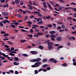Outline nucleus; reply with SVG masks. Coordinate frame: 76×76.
Instances as JSON below:
<instances>
[{
	"label": "nucleus",
	"instance_id": "30",
	"mask_svg": "<svg viewBox=\"0 0 76 76\" xmlns=\"http://www.w3.org/2000/svg\"><path fill=\"white\" fill-rule=\"evenodd\" d=\"M26 40H21L20 41L22 43H23V42H26Z\"/></svg>",
	"mask_w": 76,
	"mask_h": 76
},
{
	"label": "nucleus",
	"instance_id": "29",
	"mask_svg": "<svg viewBox=\"0 0 76 76\" xmlns=\"http://www.w3.org/2000/svg\"><path fill=\"white\" fill-rule=\"evenodd\" d=\"M38 14V16H39V17H42V14H41V13H40V12H39V11Z\"/></svg>",
	"mask_w": 76,
	"mask_h": 76
},
{
	"label": "nucleus",
	"instance_id": "43",
	"mask_svg": "<svg viewBox=\"0 0 76 76\" xmlns=\"http://www.w3.org/2000/svg\"><path fill=\"white\" fill-rule=\"evenodd\" d=\"M20 5H21V6H22L23 5V1H21L20 3Z\"/></svg>",
	"mask_w": 76,
	"mask_h": 76
},
{
	"label": "nucleus",
	"instance_id": "54",
	"mask_svg": "<svg viewBox=\"0 0 76 76\" xmlns=\"http://www.w3.org/2000/svg\"><path fill=\"white\" fill-rule=\"evenodd\" d=\"M19 72H18V71H15V74L16 75H18V74H19Z\"/></svg>",
	"mask_w": 76,
	"mask_h": 76
},
{
	"label": "nucleus",
	"instance_id": "53",
	"mask_svg": "<svg viewBox=\"0 0 76 76\" xmlns=\"http://www.w3.org/2000/svg\"><path fill=\"white\" fill-rule=\"evenodd\" d=\"M1 34H4L6 33V32L3 31H1Z\"/></svg>",
	"mask_w": 76,
	"mask_h": 76
},
{
	"label": "nucleus",
	"instance_id": "50",
	"mask_svg": "<svg viewBox=\"0 0 76 76\" xmlns=\"http://www.w3.org/2000/svg\"><path fill=\"white\" fill-rule=\"evenodd\" d=\"M42 71L44 72H47V70L46 69H43Z\"/></svg>",
	"mask_w": 76,
	"mask_h": 76
},
{
	"label": "nucleus",
	"instance_id": "7",
	"mask_svg": "<svg viewBox=\"0 0 76 76\" xmlns=\"http://www.w3.org/2000/svg\"><path fill=\"white\" fill-rule=\"evenodd\" d=\"M33 55H35L37 54V51H31L30 52Z\"/></svg>",
	"mask_w": 76,
	"mask_h": 76
},
{
	"label": "nucleus",
	"instance_id": "36",
	"mask_svg": "<svg viewBox=\"0 0 76 76\" xmlns=\"http://www.w3.org/2000/svg\"><path fill=\"white\" fill-rule=\"evenodd\" d=\"M37 35H43V34H42V33L41 32H39V33H38L37 34Z\"/></svg>",
	"mask_w": 76,
	"mask_h": 76
},
{
	"label": "nucleus",
	"instance_id": "52",
	"mask_svg": "<svg viewBox=\"0 0 76 76\" xmlns=\"http://www.w3.org/2000/svg\"><path fill=\"white\" fill-rule=\"evenodd\" d=\"M3 25L4 24L2 22H0V26H3Z\"/></svg>",
	"mask_w": 76,
	"mask_h": 76
},
{
	"label": "nucleus",
	"instance_id": "61",
	"mask_svg": "<svg viewBox=\"0 0 76 76\" xmlns=\"http://www.w3.org/2000/svg\"><path fill=\"white\" fill-rule=\"evenodd\" d=\"M35 30L36 32H38L39 31V29H35Z\"/></svg>",
	"mask_w": 76,
	"mask_h": 76
},
{
	"label": "nucleus",
	"instance_id": "31",
	"mask_svg": "<svg viewBox=\"0 0 76 76\" xmlns=\"http://www.w3.org/2000/svg\"><path fill=\"white\" fill-rule=\"evenodd\" d=\"M0 58H1V59L2 60H4L5 59V58L3 57H2L1 56H0Z\"/></svg>",
	"mask_w": 76,
	"mask_h": 76
},
{
	"label": "nucleus",
	"instance_id": "46",
	"mask_svg": "<svg viewBox=\"0 0 76 76\" xmlns=\"http://www.w3.org/2000/svg\"><path fill=\"white\" fill-rule=\"evenodd\" d=\"M47 70H51V68L50 67H48L47 68Z\"/></svg>",
	"mask_w": 76,
	"mask_h": 76
},
{
	"label": "nucleus",
	"instance_id": "63",
	"mask_svg": "<svg viewBox=\"0 0 76 76\" xmlns=\"http://www.w3.org/2000/svg\"><path fill=\"white\" fill-rule=\"evenodd\" d=\"M61 26L62 28H65V26L63 24Z\"/></svg>",
	"mask_w": 76,
	"mask_h": 76
},
{
	"label": "nucleus",
	"instance_id": "58",
	"mask_svg": "<svg viewBox=\"0 0 76 76\" xmlns=\"http://www.w3.org/2000/svg\"><path fill=\"white\" fill-rule=\"evenodd\" d=\"M72 34H76V31H74L73 32H72Z\"/></svg>",
	"mask_w": 76,
	"mask_h": 76
},
{
	"label": "nucleus",
	"instance_id": "59",
	"mask_svg": "<svg viewBox=\"0 0 76 76\" xmlns=\"http://www.w3.org/2000/svg\"><path fill=\"white\" fill-rule=\"evenodd\" d=\"M43 69H42V68L40 69L38 71V72H41V71H42V70Z\"/></svg>",
	"mask_w": 76,
	"mask_h": 76
},
{
	"label": "nucleus",
	"instance_id": "42",
	"mask_svg": "<svg viewBox=\"0 0 76 76\" xmlns=\"http://www.w3.org/2000/svg\"><path fill=\"white\" fill-rule=\"evenodd\" d=\"M61 29V27L60 26H58L57 28V29H58V30H60V29Z\"/></svg>",
	"mask_w": 76,
	"mask_h": 76
},
{
	"label": "nucleus",
	"instance_id": "4",
	"mask_svg": "<svg viewBox=\"0 0 76 76\" xmlns=\"http://www.w3.org/2000/svg\"><path fill=\"white\" fill-rule=\"evenodd\" d=\"M4 21H2V22H3V23L4 24H6V23H10V21H9V20H4Z\"/></svg>",
	"mask_w": 76,
	"mask_h": 76
},
{
	"label": "nucleus",
	"instance_id": "13",
	"mask_svg": "<svg viewBox=\"0 0 76 76\" xmlns=\"http://www.w3.org/2000/svg\"><path fill=\"white\" fill-rule=\"evenodd\" d=\"M35 60H36V62H38V61H39L41 60V58H36Z\"/></svg>",
	"mask_w": 76,
	"mask_h": 76
},
{
	"label": "nucleus",
	"instance_id": "44",
	"mask_svg": "<svg viewBox=\"0 0 76 76\" xmlns=\"http://www.w3.org/2000/svg\"><path fill=\"white\" fill-rule=\"evenodd\" d=\"M45 43L46 44L47 43H48V42H50V41L48 40H46L45 41Z\"/></svg>",
	"mask_w": 76,
	"mask_h": 76
},
{
	"label": "nucleus",
	"instance_id": "45",
	"mask_svg": "<svg viewBox=\"0 0 76 76\" xmlns=\"http://www.w3.org/2000/svg\"><path fill=\"white\" fill-rule=\"evenodd\" d=\"M52 25H53V26H54L53 27V28L54 29H55V28H56V24L53 23L52 24Z\"/></svg>",
	"mask_w": 76,
	"mask_h": 76
},
{
	"label": "nucleus",
	"instance_id": "18",
	"mask_svg": "<svg viewBox=\"0 0 76 76\" xmlns=\"http://www.w3.org/2000/svg\"><path fill=\"white\" fill-rule=\"evenodd\" d=\"M63 8H64V7L63 6H59L58 8V10H61L63 9Z\"/></svg>",
	"mask_w": 76,
	"mask_h": 76
},
{
	"label": "nucleus",
	"instance_id": "14",
	"mask_svg": "<svg viewBox=\"0 0 76 76\" xmlns=\"http://www.w3.org/2000/svg\"><path fill=\"white\" fill-rule=\"evenodd\" d=\"M13 64L15 66H17V65H19V63L18 62H16L15 61L14 62Z\"/></svg>",
	"mask_w": 76,
	"mask_h": 76
},
{
	"label": "nucleus",
	"instance_id": "15",
	"mask_svg": "<svg viewBox=\"0 0 76 76\" xmlns=\"http://www.w3.org/2000/svg\"><path fill=\"white\" fill-rule=\"evenodd\" d=\"M22 56H24V57H29V55H28L24 53V54H22Z\"/></svg>",
	"mask_w": 76,
	"mask_h": 76
},
{
	"label": "nucleus",
	"instance_id": "55",
	"mask_svg": "<svg viewBox=\"0 0 76 76\" xmlns=\"http://www.w3.org/2000/svg\"><path fill=\"white\" fill-rule=\"evenodd\" d=\"M21 30V31H22V32H26V30H25L23 29H22Z\"/></svg>",
	"mask_w": 76,
	"mask_h": 76
},
{
	"label": "nucleus",
	"instance_id": "64",
	"mask_svg": "<svg viewBox=\"0 0 76 76\" xmlns=\"http://www.w3.org/2000/svg\"><path fill=\"white\" fill-rule=\"evenodd\" d=\"M73 64L74 66H76V62H73Z\"/></svg>",
	"mask_w": 76,
	"mask_h": 76
},
{
	"label": "nucleus",
	"instance_id": "62",
	"mask_svg": "<svg viewBox=\"0 0 76 76\" xmlns=\"http://www.w3.org/2000/svg\"><path fill=\"white\" fill-rule=\"evenodd\" d=\"M68 20H72V17H69L68 18Z\"/></svg>",
	"mask_w": 76,
	"mask_h": 76
},
{
	"label": "nucleus",
	"instance_id": "38",
	"mask_svg": "<svg viewBox=\"0 0 76 76\" xmlns=\"http://www.w3.org/2000/svg\"><path fill=\"white\" fill-rule=\"evenodd\" d=\"M27 23H28V24H32V22L30 21H28L27 22Z\"/></svg>",
	"mask_w": 76,
	"mask_h": 76
},
{
	"label": "nucleus",
	"instance_id": "28",
	"mask_svg": "<svg viewBox=\"0 0 76 76\" xmlns=\"http://www.w3.org/2000/svg\"><path fill=\"white\" fill-rule=\"evenodd\" d=\"M30 62H33V63H34V62H35L36 61L35 59H34L33 60H30Z\"/></svg>",
	"mask_w": 76,
	"mask_h": 76
},
{
	"label": "nucleus",
	"instance_id": "6",
	"mask_svg": "<svg viewBox=\"0 0 76 76\" xmlns=\"http://www.w3.org/2000/svg\"><path fill=\"white\" fill-rule=\"evenodd\" d=\"M2 14L4 16H8V13L6 12H3L2 13Z\"/></svg>",
	"mask_w": 76,
	"mask_h": 76
},
{
	"label": "nucleus",
	"instance_id": "24",
	"mask_svg": "<svg viewBox=\"0 0 76 76\" xmlns=\"http://www.w3.org/2000/svg\"><path fill=\"white\" fill-rule=\"evenodd\" d=\"M15 61H19V58L18 57H15L14 58Z\"/></svg>",
	"mask_w": 76,
	"mask_h": 76
},
{
	"label": "nucleus",
	"instance_id": "35",
	"mask_svg": "<svg viewBox=\"0 0 76 76\" xmlns=\"http://www.w3.org/2000/svg\"><path fill=\"white\" fill-rule=\"evenodd\" d=\"M0 2L1 3H4L5 2V0H0Z\"/></svg>",
	"mask_w": 76,
	"mask_h": 76
},
{
	"label": "nucleus",
	"instance_id": "11",
	"mask_svg": "<svg viewBox=\"0 0 76 76\" xmlns=\"http://www.w3.org/2000/svg\"><path fill=\"white\" fill-rule=\"evenodd\" d=\"M47 4L48 5V6L50 8V9L51 10H53V9L52 8L50 4L49 3H48V2H47Z\"/></svg>",
	"mask_w": 76,
	"mask_h": 76
},
{
	"label": "nucleus",
	"instance_id": "5",
	"mask_svg": "<svg viewBox=\"0 0 76 76\" xmlns=\"http://www.w3.org/2000/svg\"><path fill=\"white\" fill-rule=\"evenodd\" d=\"M0 55H3V56H4V57H7L9 56L7 55H6V54H5L4 53H1V52H0Z\"/></svg>",
	"mask_w": 76,
	"mask_h": 76
},
{
	"label": "nucleus",
	"instance_id": "19",
	"mask_svg": "<svg viewBox=\"0 0 76 76\" xmlns=\"http://www.w3.org/2000/svg\"><path fill=\"white\" fill-rule=\"evenodd\" d=\"M38 48H39L40 49H41V50H43V48L44 47L40 45L38 46Z\"/></svg>",
	"mask_w": 76,
	"mask_h": 76
},
{
	"label": "nucleus",
	"instance_id": "22",
	"mask_svg": "<svg viewBox=\"0 0 76 76\" xmlns=\"http://www.w3.org/2000/svg\"><path fill=\"white\" fill-rule=\"evenodd\" d=\"M28 19V16H26L24 19V20H26Z\"/></svg>",
	"mask_w": 76,
	"mask_h": 76
},
{
	"label": "nucleus",
	"instance_id": "49",
	"mask_svg": "<svg viewBox=\"0 0 76 76\" xmlns=\"http://www.w3.org/2000/svg\"><path fill=\"white\" fill-rule=\"evenodd\" d=\"M28 37H29L30 38H32L33 37V35H30V34L27 35Z\"/></svg>",
	"mask_w": 76,
	"mask_h": 76
},
{
	"label": "nucleus",
	"instance_id": "48",
	"mask_svg": "<svg viewBox=\"0 0 76 76\" xmlns=\"http://www.w3.org/2000/svg\"><path fill=\"white\" fill-rule=\"evenodd\" d=\"M65 31H66L67 32L68 31H69V29L67 28H66L65 29Z\"/></svg>",
	"mask_w": 76,
	"mask_h": 76
},
{
	"label": "nucleus",
	"instance_id": "27",
	"mask_svg": "<svg viewBox=\"0 0 76 76\" xmlns=\"http://www.w3.org/2000/svg\"><path fill=\"white\" fill-rule=\"evenodd\" d=\"M15 2L16 3V4H18V3H19L20 1H19V0H16L15 1Z\"/></svg>",
	"mask_w": 76,
	"mask_h": 76
},
{
	"label": "nucleus",
	"instance_id": "34",
	"mask_svg": "<svg viewBox=\"0 0 76 76\" xmlns=\"http://www.w3.org/2000/svg\"><path fill=\"white\" fill-rule=\"evenodd\" d=\"M51 18V17H50V16H46L45 17V18H46V19H50V18Z\"/></svg>",
	"mask_w": 76,
	"mask_h": 76
},
{
	"label": "nucleus",
	"instance_id": "3",
	"mask_svg": "<svg viewBox=\"0 0 76 76\" xmlns=\"http://www.w3.org/2000/svg\"><path fill=\"white\" fill-rule=\"evenodd\" d=\"M50 61L51 62H53L54 63H57V60L54 59V58H51L50 59Z\"/></svg>",
	"mask_w": 76,
	"mask_h": 76
},
{
	"label": "nucleus",
	"instance_id": "8",
	"mask_svg": "<svg viewBox=\"0 0 76 76\" xmlns=\"http://www.w3.org/2000/svg\"><path fill=\"white\" fill-rule=\"evenodd\" d=\"M42 4L43 5L44 7L45 8H47V4H46V2H45L42 3Z\"/></svg>",
	"mask_w": 76,
	"mask_h": 76
},
{
	"label": "nucleus",
	"instance_id": "26",
	"mask_svg": "<svg viewBox=\"0 0 76 76\" xmlns=\"http://www.w3.org/2000/svg\"><path fill=\"white\" fill-rule=\"evenodd\" d=\"M67 39L68 40L70 41L72 39V37L69 36V37H67Z\"/></svg>",
	"mask_w": 76,
	"mask_h": 76
},
{
	"label": "nucleus",
	"instance_id": "9",
	"mask_svg": "<svg viewBox=\"0 0 76 76\" xmlns=\"http://www.w3.org/2000/svg\"><path fill=\"white\" fill-rule=\"evenodd\" d=\"M48 66H49L48 64H44L42 66V68H46V67H48Z\"/></svg>",
	"mask_w": 76,
	"mask_h": 76
},
{
	"label": "nucleus",
	"instance_id": "10",
	"mask_svg": "<svg viewBox=\"0 0 76 76\" xmlns=\"http://www.w3.org/2000/svg\"><path fill=\"white\" fill-rule=\"evenodd\" d=\"M57 41H60L61 40V38L60 37H58L56 38V39Z\"/></svg>",
	"mask_w": 76,
	"mask_h": 76
},
{
	"label": "nucleus",
	"instance_id": "21",
	"mask_svg": "<svg viewBox=\"0 0 76 76\" xmlns=\"http://www.w3.org/2000/svg\"><path fill=\"white\" fill-rule=\"evenodd\" d=\"M6 4L7 5H4L3 6V7H9V4Z\"/></svg>",
	"mask_w": 76,
	"mask_h": 76
},
{
	"label": "nucleus",
	"instance_id": "2",
	"mask_svg": "<svg viewBox=\"0 0 76 76\" xmlns=\"http://www.w3.org/2000/svg\"><path fill=\"white\" fill-rule=\"evenodd\" d=\"M48 49L51 50V49H52L53 47L54 43H53V42H49L48 43Z\"/></svg>",
	"mask_w": 76,
	"mask_h": 76
},
{
	"label": "nucleus",
	"instance_id": "51",
	"mask_svg": "<svg viewBox=\"0 0 76 76\" xmlns=\"http://www.w3.org/2000/svg\"><path fill=\"white\" fill-rule=\"evenodd\" d=\"M35 74H37L38 73V71L37 70H35L34 71Z\"/></svg>",
	"mask_w": 76,
	"mask_h": 76
},
{
	"label": "nucleus",
	"instance_id": "23",
	"mask_svg": "<svg viewBox=\"0 0 76 76\" xmlns=\"http://www.w3.org/2000/svg\"><path fill=\"white\" fill-rule=\"evenodd\" d=\"M13 24H14V25H15V26H18L17 25H19V23H18V22H16L14 23Z\"/></svg>",
	"mask_w": 76,
	"mask_h": 76
},
{
	"label": "nucleus",
	"instance_id": "41",
	"mask_svg": "<svg viewBox=\"0 0 76 76\" xmlns=\"http://www.w3.org/2000/svg\"><path fill=\"white\" fill-rule=\"evenodd\" d=\"M10 26H12V28H16L15 26V25H10Z\"/></svg>",
	"mask_w": 76,
	"mask_h": 76
},
{
	"label": "nucleus",
	"instance_id": "56",
	"mask_svg": "<svg viewBox=\"0 0 76 76\" xmlns=\"http://www.w3.org/2000/svg\"><path fill=\"white\" fill-rule=\"evenodd\" d=\"M4 46L6 48H9V46L8 45H4Z\"/></svg>",
	"mask_w": 76,
	"mask_h": 76
},
{
	"label": "nucleus",
	"instance_id": "12",
	"mask_svg": "<svg viewBox=\"0 0 76 76\" xmlns=\"http://www.w3.org/2000/svg\"><path fill=\"white\" fill-rule=\"evenodd\" d=\"M56 36V35L52 34L50 36V38H55Z\"/></svg>",
	"mask_w": 76,
	"mask_h": 76
},
{
	"label": "nucleus",
	"instance_id": "32",
	"mask_svg": "<svg viewBox=\"0 0 76 76\" xmlns=\"http://www.w3.org/2000/svg\"><path fill=\"white\" fill-rule=\"evenodd\" d=\"M7 42L8 44H10V45H13V43L10 41H8Z\"/></svg>",
	"mask_w": 76,
	"mask_h": 76
},
{
	"label": "nucleus",
	"instance_id": "25",
	"mask_svg": "<svg viewBox=\"0 0 76 76\" xmlns=\"http://www.w3.org/2000/svg\"><path fill=\"white\" fill-rule=\"evenodd\" d=\"M72 8H73V7H69L68 8L66 7L64 8V10H68L69 9H72Z\"/></svg>",
	"mask_w": 76,
	"mask_h": 76
},
{
	"label": "nucleus",
	"instance_id": "39",
	"mask_svg": "<svg viewBox=\"0 0 76 76\" xmlns=\"http://www.w3.org/2000/svg\"><path fill=\"white\" fill-rule=\"evenodd\" d=\"M9 34L7 33H5L4 35V37H7V36H9Z\"/></svg>",
	"mask_w": 76,
	"mask_h": 76
},
{
	"label": "nucleus",
	"instance_id": "33",
	"mask_svg": "<svg viewBox=\"0 0 76 76\" xmlns=\"http://www.w3.org/2000/svg\"><path fill=\"white\" fill-rule=\"evenodd\" d=\"M62 66H65V67H66V66H67V65L66 63H64L62 64Z\"/></svg>",
	"mask_w": 76,
	"mask_h": 76
},
{
	"label": "nucleus",
	"instance_id": "60",
	"mask_svg": "<svg viewBox=\"0 0 76 76\" xmlns=\"http://www.w3.org/2000/svg\"><path fill=\"white\" fill-rule=\"evenodd\" d=\"M14 50H15V48L14 47H12L11 48V51H14Z\"/></svg>",
	"mask_w": 76,
	"mask_h": 76
},
{
	"label": "nucleus",
	"instance_id": "37",
	"mask_svg": "<svg viewBox=\"0 0 76 76\" xmlns=\"http://www.w3.org/2000/svg\"><path fill=\"white\" fill-rule=\"evenodd\" d=\"M43 23V22L42 21H40L39 22H38L37 23V24H42Z\"/></svg>",
	"mask_w": 76,
	"mask_h": 76
},
{
	"label": "nucleus",
	"instance_id": "57",
	"mask_svg": "<svg viewBox=\"0 0 76 76\" xmlns=\"http://www.w3.org/2000/svg\"><path fill=\"white\" fill-rule=\"evenodd\" d=\"M18 18H22V16H21V15L20 14L18 15Z\"/></svg>",
	"mask_w": 76,
	"mask_h": 76
},
{
	"label": "nucleus",
	"instance_id": "40",
	"mask_svg": "<svg viewBox=\"0 0 76 76\" xmlns=\"http://www.w3.org/2000/svg\"><path fill=\"white\" fill-rule=\"evenodd\" d=\"M10 56H15V54L13 53H10L9 54Z\"/></svg>",
	"mask_w": 76,
	"mask_h": 76
},
{
	"label": "nucleus",
	"instance_id": "20",
	"mask_svg": "<svg viewBox=\"0 0 76 76\" xmlns=\"http://www.w3.org/2000/svg\"><path fill=\"white\" fill-rule=\"evenodd\" d=\"M49 33L50 34H55V33H56V32L54 31H50Z\"/></svg>",
	"mask_w": 76,
	"mask_h": 76
},
{
	"label": "nucleus",
	"instance_id": "1",
	"mask_svg": "<svg viewBox=\"0 0 76 76\" xmlns=\"http://www.w3.org/2000/svg\"><path fill=\"white\" fill-rule=\"evenodd\" d=\"M40 64H41V62H36L35 63V65H32L31 67H37L39 66Z\"/></svg>",
	"mask_w": 76,
	"mask_h": 76
},
{
	"label": "nucleus",
	"instance_id": "16",
	"mask_svg": "<svg viewBox=\"0 0 76 76\" xmlns=\"http://www.w3.org/2000/svg\"><path fill=\"white\" fill-rule=\"evenodd\" d=\"M48 60L47 59H44L42 60V62L43 63H45V62H47Z\"/></svg>",
	"mask_w": 76,
	"mask_h": 76
},
{
	"label": "nucleus",
	"instance_id": "47",
	"mask_svg": "<svg viewBox=\"0 0 76 76\" xmlns=\"http://www.w3.org/2000/svg\"><path fill=\"white\" fill-rule=\"evenodd\" d=\"M47 26L48 27H49V28H51V27H52V25H51V24L48 25Z\"/></svg>",
	"mask_w": 76,
	"mask_h": 76
},
{
	"label": "nucleus",
	"instance_id": "17",
	"mask_svg": "<svg viewBox=\"0 0 76 76\" xmlns=\"http://www.w3.org/2000/svg\"><path fill=\"white\" fill-rule=\"evenodd\" d=\"M63 47V46H58V48H57V50L58 51H59V50H60V49L59 48H62Z\"/></svg>",
	"mask_w": 76,
	"mask_h": 76
}]
</instances>
